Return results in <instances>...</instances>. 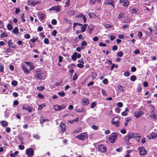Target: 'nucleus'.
<instances>
[{
  "label": "nucleus",
  "mask_w": 157,
  "mask_h": 157,
  "mask_svg": "<svg viewBox=\"0 0 157 157\" xmlns=\"http://www.w3.org/2000/svg\"><path fill=\"white\" fill-rule=\"evenodd\" d=\"M33 108L32 107H30L29 105L27 108V109L26 110H28L29 112L31 113L33 110Z\"/></svg>",
  "instance_id": "nucleus-59"
},
{
  "label": "nucleus",
  "mask_w": 157,
  "mask_h": 157,
  "mask_svg": "<svg viewBox=\"0 0 157 157\" xmlns=\"http://www.w3.org/2000/svg\"><path fill=\"white\" fill-rule=\"evenodd\" d=\"M98 149L99 151L102 153L105 152L107 150L106 147L103 144L99 145L98 146Z\"/></svg>",
  "instance_id": "nucleus-6"
},
{
  "label": "nucleus",
  "mask_w": 157,
  "mask_h": 157,
  "mask_svg": "<svg viewBox=\"0 0 157 157\" xmlns=\"http://www.w3.org/2000/svg\"><path fill=\"white\" fill-rule=\"evenodd\" d=\"M124 15V14L123 13H120L118 15V18L119 19H120L121 18H122Z\"/></svg>",
  "instance_id": "nucleus-37"
},
{
  "label": "nucleus",
  "mask_w": 157,
  "mask_h": 157,
  "mask_svg": "<svg viewBox=\"0 0 157 157\" xmlns=\"http://www.w3.org/2000/svg\"><path fill=\"white\" fill-rule=\"evenodd\" d=\"M18 153L19 152L18 151H16L14 153H11L10 155L11 157H18L17 155Z\"/></svg>",
  "instance_id": "nucleus-18"
},
{
  "label": "nucleus",
  "mask_w": 157,
  "mask_h": 157,
  "mask_svg": "<svg viewBox=\"0 0 157 157\" xmlns=\"http://www.w3.org/2000/svg\"><path fill=\"white\" fill-rule=\"evenodd\" d=\"M93 30V28H90V27H89L88 28L87 32L90 34H91Z\"/></svg>",
  "instance_id": "nucleus-44"
},
{
  "label": "nucleus",
  "mask_w": 157,
  "mask_h": 157,
  "mask_svg": "<svg viewBox=\"0 0 157 157\" xmlns=\"http://www.w3.org/2000/svg\"><path fill=\"white\" fill-rule=\"evenodd\" d=\"M55 10L56 12H59L61 10V6H60L58 5L55 6Z\"/></svg>",
  "instance_id": "nucleus-19"
},
{
  "label": "nucleus",
  "mask_w": 157,
  "mask_h": 157,
  "mask_svg": "<svg viewBox=\"0 0 157 157\" xmlns=\"http://www.w3.org/2000/svg\"><path fill=\"white\" fill-rule=\"evenodd\" d=\"M76 111L78 113H84L85 111L84 110L83 108L82 107H76L75 108Z\"/></svg>",
  "instance_id": "nucleus-14"
},
{
  "label": "nucleus",
  "mask_w": 157,
  "mask_h": 157,
  "mask_svg": "<svg viewBox=\"0 0 157 157\" xmlns=\"http://www.w3.org/2000/svg\"><path fill=\"white\" fill-rule=\"evenodd\" d=\"M26 153L28 156H33L34 155V151L32 148H28L26 150Z\"/></svg>",
  "instance_id": "nucleus-7"
},
{
  "label": "nucleus",
  "mask_w": 157,
  "mask_h": 157,
  "mask_svg": "<svg viewBox=\"0 0 157 157\" xmlns=\"http://www.w3.org/2000/svg\"><path fill=\"white\" fill-rule=\"evenodd\" d=\"M60 129L62 132L63 133L65 132L66 130V125L63 123H61L59 125Z\"/></svg>",
  "instance_id": "nucleus-10"
},
{
  "label": "nucleus",
  "mask_w": 157,
  "mask_h": 157,
  "mask_svg": "<svg viewBox=\"0 0 157 157\" xmlns=\"http://www.w3.org/2000/svg\"><path fill=\"white\" fill-rule=\"evenodd\" d=\"M45 106H46V105L44 103L42 105H39V106L38 109L39 110H41L43 108L45 107Z\"/></svg>",
  "instance_id": "nucleus-30"
},
{
  "label": "nucleus",
  "mask_w": 157,
  "mask_h": 157,
  "mask_svg": "<svg viewBox=\"0 0 157 157\" xmlns=\"http://www.w3.org/2000/svg\"><path fill=\"white\" fill-rule=\"evenodd\" d=\"M59 111L65 108V106L64 105H59Z\"/></svg>",
  "instance_id": "nucleus-41"
},
{
  "label": "nucleus",
  "mask_w": 157,
  "mask_h": 157,
  "mask_svg": "<svg viewBox=\"0 0 157 157\" xmlns=\"http://www.w3.org/2000/svg\"><path fill=\"white\" fill-rule=\"evenodd\" d=\"M57 33V31L55 30H53L52 31V35H53L54 36H55L56 35Z\"/></svg>",
  "instance_id": "nucleus-63"
},
{
  "label": "nucleus",
  "mask_w": 157,
  "mask_h": 157,
  "mask_svg": "<svg viewBox=\"0 0 157 157\" xmlns=\"http://www.w3.org/2000/svg\"><path fill=\"white\" fill-rule=\"evenodd\" d=\"M143 36V35L142 33L140 31V32H138V33L137 36L139 37L140 38H142L141 36Z\"/></svg>",
  "instance_id": "nucleus-54"
},
{
  "label": "nucleus",
  "mask_w": 157,
  "mask_h": 157,
  "mask_svg": "<svg viewBox=\"0 0 157 157\" xmlns=\"http://www.w3.org/2000/svg\"><path fill=\"white\" fill-rule=\"evenodd\" d=\"M129 75H130L128 71H126L125 72L124 74V75L126 77L129 76Z\"/></svg>",
  "instance_id": "nucleus-61"
},
{
  "label": "nucleus",
  "mask_w": 157,
  "mask_h": 157,
  "mask_svg": "<svg viewBox=\"0 0 157 157\" xmlns=\"http://www.w3.org/2000/svg\"><path fill=\"white\" fill-rule=\"evenodd\" d=\"M105 4L111 5L113 8L114 7L115 3L114 1L112 0H108L106 2Z\"/></svg>",
  "instance_id": "nucleus-13"
},
{
  "label": "nucleus",
  "mask_w": 157,
  "mask_h": 157,
  "mask_svg": "<svg viewBox=\"0 0 157 157\" xmlns=\"http://www.w3.org/2000/svg\"><path fill=\"white\" fill-rule=\"evenodd\" d=\"M77 25H78V26H82V27L81 28V31L82 32H84L88 26V25L87 24H85L84 25H83L82 24H80L78 23H74V25L73 27V28L74 29H75V27Z\"/></svg>",
  "instance_id": "nucleus-3"
},
{
  "label": "nucleus",
  "mask_w": 157,
  "mask_h": 157,
  "mask_svg": "<svg viewBox=\"0 0 157 157\" xmlns=\"http://www.w3.org/2000/svg\"><path fill=\"white\" fill-rule=\"evenodd\" d=\"M67 14L69 16H72L75 14V13L73 10H70L67 12Z\"/></svg>",
  "instance_id": "nucleus-25"
},
{
  "label": "nucleus",
  "mask_w": 157,
  "mask_h": 157,
  "mask_svg": "<svg viewBox=\"0 0 157 157\" xmlns=\"http://www.w3.org/2000/svg\"><path fill=\"white\" fill-rule=\"evenodd\" d=\"M40 3V2L38 1H36L29 0L28 2V3L29 5L33 6H35L37 4H39Z\"/></svg>",
  "instance_id": "nucleus-9"
},
{
  "label": "nucleus",
  "mask_w": 157,
  "mask_h": 157,
  "mask_svg": "<svg viewBox=\"0 0 157 157\" xmlns=\"http://www.w3.org/2000/svg\"><path fill=\"white\" fill-rule=\"evenodd\" d=\"M88 137L87 133L86 132L77 135L76 138H78L80 140H84L88 138Z\"/></svg>",
  "instance_id": "nucleus-2"
},
{
  "label": "nucleus",
  "mask_w": 157,
  "mask_h": 157,
  "mask_svg": "<svg viewBox=\"0 0 157 157\" xmlns=\"http://www.w3.org/2000/svg\"><path fill=\"white\" fill-rule=\"evenodd\" d=\"M37 89L40 91H42L45 89V87L43 86H38L37 87Z\"/></svg>",
  "instance_id": "nucleus-38"
},
{
  "label": "nucleus",
  "mask_w": 157,
  "mask_h": 157,
  "mask_svg": "<svg viewBox=\"0 0 157 157\" xmlns=\"http://www.w3.org/2000/svg\"><path fill=\"white\" fill-rule=\"evenodd\" d=\"M38 16L39 17V19L40 21H42L44 20L46 15L41 12H39L38 13Z\"/></svg>",
  "instance_id": "nucleus-11"
},
{
  "label": "nucleus",
  "mask_w": 157,
  "mask_h": 157,
  "mask_svg": "<svg viewBox=\"0 0 157 157\" xmlns=\"http://www.w3.org/2000/svg\"><path fill=\"white\" fill-rule=\"evenodd\" d=\"M7 133H10L11 131V129L10 127H6L5 129Z\"/></svg>",
  "instance_id": "nucleus-64"
},
{
  "label": "nucleus",
  "mask_w": 157,
  "mask_h": 157,
  "mask_svg": "<svg viewBox=\"0 0 157 157\" xmlns=\"http://www.w3.org/2000/svg\"><path fill=\"white\" fill-rule=\"evenodd\" d=\"M119 2L122 3L123 5L125 7L127 6L129 3V2L127 0H120Z\"/></svg>",
  "instance_id": "nucleus-12"
},
{
  "label": "nucleus",
  "mask_w": 157,
  "mask_h": 157,
  "mask_svg": "<svg viewBox=\"0 0 157 157\" xmlns=\"http://www.w3.org/2000/svg\"><path fill=\"white\" fill-rule=\"evenodd\" d=\"M150 138L152 139H154L157 137V134L155 132L152 133L150 135Z\"/></svg>",
  "instance_id": "nucleus-24"
},
{
  "label": "nucleus",
  "mask_w": 157,
  "mask_h": 157,
  "mask_svg": "<svg viewBox=\"0 0 157 157\" xmlns=\"http://www.w3.org/2000/svg\"><path fill=\"white\" fill-rule=\"evenodd\" d=\"M41 71V69L38 68L36 69L35 72L36 74L35 75L36 78H37L39 79H42V77L41 76L42 73L40 72Z\"/></svg>",
  "instance_id": "nucleus-5"
},
{
  "label": "nucleus",
  "mask_w": 157,
  "mask_h": 157,
  "mask_svg": "<svg viewBox=\"0 0 157 157\" xmlns=\"http://www.w3.org/2000/svg\"><path fill=\"white\" fill-rule=\"evenodd\" d=\"M21 18L22 22H24L26 20L25 19V15L24 13H22L21 14Z\"/></svg>",
  "instance_id": "nucleus-26"
},
{
  "label": "nucleus",
  "mask_w": 157,
  "mask_h": 157,
  "mask_svg": "<svg viewBox=\"0 0 157 157\" xmlns=\"http://www.w3.org/2000/svg\"><path fill=\"white\" fill-rule=\"evenodd\" d=\"M92 77L93 78V79H95L97 76V75L94 72H92L91 73Z\"/></svg>",
  "instance_id": "nucleus-33"
},
{
  "label": "nucleus",
  "mask_w": 157,
  "mask_h": 157,
  "mask_svg": "<svg viewBox=\"0 0 157 157\" xmlns=\"http://www.w3.org/2000/svg\"><path fill=\"white\" fill-rule=\"evenodd\" d=\"M29 106V105L26 104H24L22 106V109L23 110H26L27 109V108Z\"/></svg>",
  "instance_id": "nucleus-40"
},
{
  "label": "nucleus",
  "mask_w": 157,
  "mask_h": 157,
  "mask_svg": "<svg viewBox=\"0 0 157 157\" xmlns=\"http://www.w3.org/2000/svg\"><path fill=\"white\" fill-rule=\"evenodd\" d=\"M89 16L90 18H96L97 16L94 13H90L89 14Z\"/></svg>",
  "instance_id": "nucleus-23"
},
{
  "label": "nucleus",
  "mask_w": 157,
  "mask_h": 157,
  "mask_svg": "<svg viewBox=\"0 0 157 157\" xmlns=\"http://www.w3.org/2000/svg\"><path fill=\"white\" fill-rule=\"evenodd\" d=\"M123 55V52H120L117 53V56L119 57H122Z\"/></svg>",
  "instance_id": "nucleus-60"
},
{
  "label": "nucleus",
  "mask_w": 157,
  "mask_h": 157,
  "mask_svg": "<svg viewBox=\"0 0 157 157\" xmlns=\"http://www.w3.org/2000/svg\"><path fill=\"white\" fill-rule=\"evenodd\" d=\"M18 82L16 80H13L12 81L11 84L12 86H15L17 85Z\"/></svg>",
  "instance_id": "nucleus-32"
},
{
  "label": "nucleus",
  "mask_w": 157,
  "mask_h": 157,
  "mask_svg": "<svg viewBox=\"0 0 157 157\" xmlns=\"http://www.w3.org/2000/svg\"><path fill=\"white\" fill-rule=\"evenodd\" d=\"M78 67L80 68H82L84 67V65L82 63H78L77 64Z\"/></svg>",
  "instance_id": "nucleus-62"
},
{
  "label": "nucleus",
  "mask_w": 157,
  "mask_h": 157,
  "mask_svg": "<svg viewBox=\"0 0 157 157\" xmlns=\"http://www.w3.org/2000/svg\"><path fill=\"white\" fill-rule=\"evenodd\" d=\"M156 114H152L150 115V117L153 119H156Z\"/></svg>",
  "instance_id": "nucleus-43"
},
{
  "label": "nucleus",
  "mask_w": 157,
  "mask_h": 157,
  "mask_svg": "<svg viewBox=\"0 0 157 157\" xmlns=\"http://www.w3.org/2000/svg\"><path fill=\"white\" fill-rule=\"evenodd\" d=\"M18 30V28L17 27H16L13 30V32L14 34L17 35L19 33Z\"/></svg>",
  "instance_id": "nucleus-20"
},
{
  "label": "nucleus",
  "mask_w": 157,
  "mask_h": 157,
  "mask_svg": "<svg viewBox=\"0 0 157 157\" xmlns=\"http://www.w3.org/2000/svg\"><path fill=\"white\" fill-rule=\"evenodd\" d=\"M117 138V134L115 133H112L108 138L110 142L112 143H114Z\"/></svg>",
  "instance_id": "nucleus-4"
},
{
  "label": "nucleus",
  "mask_w": 157,
  "mask_h": 157,
  "mask_svg": "<svg viewBox=\"0 0 157 157\" xmlns=\"http://www.w3.org/2000/svg\"><path fill=\"white\" fill-rule=\"evenodd\" d=\"M130 80L132 81H134L136 79V77L135 75H133L130 78Z\"/></svg>",
  "instance_id": "nucleus-35"
},
{
  "label": "nucleus",
  "mask_w": 157,
  "mask_h": 157,
  "mask_svg": "<svg viewBox=\"0 0 157 157\" xmlns=\"http://www.w3.org/2000/svg\"><path fill=\"white\" fill-rule=\"evenodd\" d=\"M11 41L12 40H10L7 43L9 46L10 47L12 48H16V47L15 46V45L12 43Z\"/></svg>",
  "instance_id": "nucleus-17"
},
{
  "label": "nucleus",
  "mask_w": 157,
  "mask_h": 157,
  "mask_svg": "<svg viewBox=\"0 0 157 157\" xmlns=\"http://www.w3.org/2000/svg\"><path fill=\"white\" fill-rule=\"evenodd\" d=\"M2 125L4 127H6L8 125V122L5 121H3L1 123Z\"/></svg>",
  "instance_id": "nucleus-21"
},
{
  "label": "nucleus",
  "mask_w": 157,
  "mask_h": 157,
  "mask_svg": "<svg viewBox=\"0 0 157 157\" xmlns=\"http://www.w3.org/2000/svg\"><path fill=\"white\" fill-rule=\"evenodd\" d=\"M57 21L55 19H53L51 21V23L53 25H56L57 24Z\"/></svg>",
  "instance_id": "nucleus-57"
},
{
  "label": "nucleus",
  "mask_w": 157,
  "mask_h": 157,
  "mask_svg": "<svg viewBox=\"0 0 157 157\" xmlns=\"http://www.w3.org/2000/svg\"><path fill=\"white\" fill-rule=\"evenodd\" d=\"M140 151V153L141 155H144L146 154L147 151L145 150V148L143 147H140L138 148Z\"/></svg>",
  "instance_id": "nucleus-8"
},
{
  "label": "nucleus",
  "mask_w": 157,
  "mask_h": 157,
  "mask_svg": "<svg viewBox=\"0 0 157 157\" xmlns=\"http://www.w3.org/2000/svg\"><path fill=\"white\" fill-rule=\"evenodd\" d=\"M130 139V136L128 134L127 136L125 137L124 140L125 141L127 142H129V140Z\"/></svg>",
  "instance_id": "nucleus-36"
},
{
  "label": "nucleus",
  "mask_w": 157,
  "mask_h": 157,
  "mask_svg": "<svg viewBox=\"0 0 157 157\" xmlns=\"http://www.w3.org/2000/svg\"><path fill=\"white\" fill-rule=\"evenodd\" d=\"M98 45L101 47H105L106 46V44L105 43H103L102 42H100L98 44Z\"/></svg>",
  "instance_id": "nucleus-46"
},
{
  "label": "nucleus",
  "mask_w": 157,
  "mask_h": 157,
  "mask_svg": "<svg viewBox=\"0 0 157 157\" xmlns=\"http://www.w3.org/2000/svg\"><path fill=\"white\" fill-rule=\"evenodd\" d=\"M135 115L134 116L137 118H138L141 116L140 113L138 111H136L134 112Z\"/></svg>",
  "instance_id": "nucleus-27"
},
{
  "label": "nucleus",
  "mask_w": 157,
  "mask_h": 157,
  "mask_svg": "<svg viewBox=\"0 0 157 157\" xmlns=\"http://www.w3.org/2000/svg\"><path fill=\"white\" fill-rule=\"evenodd\" d=\"M54 109H55V110L57 111H59V105H56L54 106Z\"/></svg>",
  "instance_id": "nucleus-47"
},
{
  "label": "nucleus",
  "mask_w": 157,
  "mask_h": 157,
  "mask_svg": "<svg viewBox=\"0 0 157 157\" xmlns=\"http://www.w3.org/2000/svg\"><path fill=\"white\" fill-rule=\"evenodd\" d=\"M38 37H37V38H35L33 39H30L29 40L32 43H34L37 41V40L38 39Z\"/></svg>",
  "instance_id": "nucleus-34"
},
{
  "label": "nucleus",
  "mask_w": 157,
  "mask_h": 157,
  "mask_svg": "<svg viewBox=\"0 0 157 157\" xmlns=\"http://www.w3.org/2000/svg\"><path fill=\"white\" fill-rule=\"evenodd\" d=\"M33 137L34 138L36 139H39L40 138V136L37 134H34Z\"/></svg>",
  "instance_id": "nucleus-45"
},
{
  "label": "nucleus",
  "mask_w": 157,
  "mask_h": 157,
  "mask_svg": "<svg viewBox=\"0 0 157 157\" xmlns=\"http://www.w3.org/2000/svg\"><path fill=\"white\" fill-rule=\"evenodd\" d=\"M24 37L26 39H29L30 38V36L29 34H26L24 35Z\"/></svg>",
  "instance_id": "nucleus-48"
},
{
  "label": "nucleus",
  "mask_w": 157,
  "mask_h": 157,
  "mask_svg": "<svg viewBox=\"0 0 157 157\" xmlns=\"http://www.w3.org/2000/svg\"><path fill=\"white\" fill-rule=\"evenodd\" d=\"M137 10L136 9H132L131 11V13L132 14H136V13Z\"/></svg>",
  "instance_id": "nucleus-56"
},
{
  "label": "nucleus",
  "mask_w": 157,
  "mask_h": 157,
  "mask_svg": "<svg viewBox=\"0 0 157 157\" xmlns=\"http://www.w3.org/2000/svg\"><path fill=\"white\" fill-rule=\"evenodd\" d=\"M44 42L46 44H48L49 43V40L48 38H45L44 40Z\"/></svg>",
  "instance_id": "nucleus-51"
},
{
  "label": "nucleus",
  "mask_w": 157,
  "mask_h": 157,
  "mask_svg": "<svg viewBox=\"0 0 157 157\" xmlns=\"http://www.w3.org/2000/svg\"><path fill=\"white\" fill-rule=\"evenodd\" d=\"M118 89L119 90L122 92H124V90L123 89V87L121 85H119L118 86Z\"/></svg>",
  "instance_id": "nucleus-28"
},
{
  "label": "nucleus",
  "mask_w": 157,
  "mask_h": 157,
  "mask_svg": "<svg viewBox=\"0 0 157 157\" xmlns=\"http://www.w3.org/2000/svg\"><path fill=\"white\" fill-rule=\"evenodd\" d=\"M77 55V52H74L71 56V59L73 61H75L77 59L76 55Z\"/></svg>",
  "instance_id": "nucleus-22"
},
{
  "label": "nucleus",
  "mask_w": 157,
  "mask_h": 157,
  "mask_svg": "<svg viewBox=\"0 0 157 157\" xmlns=\"http://www.w3.org/2000/svg\"><path fill=\"white\" fill-rule=\"evenodd\" d=\"M58 94L62 97H63L65 95V92L63 91L58 92Z\"/></svg>",
  "instance_id": "nucleus-29"
},
{
  "label": "nucleus",
  "mask_w": 157,
  "mask_h": 157,
  "mask_svg": "<svg viewBox=\"0 0 157 157\" xmlns=\"http://www.w3.org/2000/svg\"><path fill=\"white\" fill-rule=\"evenodd\" d=\"M120 118L118 117H114L111 121V124L115 125L116 127H118L120 126Z\"/></svg>",
  "instance_id": "nucleus-1"
},
{
  "label": "nucleus",
  "mask_w": 157,
  "mask_h": 157,
  "mask_svg": "<svg viewBox=\"0 0 157 157\" xmlns=\"http://www.w3.org/2000/svg\"><path fill=\"white\" fill-rule=\"evenodd\" d=\"M139 113L141 115H143L144 114V112L143 111L142 108H140L139 110Z\"/></svg>",
  "instance_id": "nucleus-58"
},
{
  "label": "nucleus",
  "mask_w": 157,
  "mask_h": 157,
  "mask_svg": "<svg viewBox=\"0 0 157 157\" xmlns=\"http://www.w3.org/2000/svg\"><path fill=\"white\" fill-rule=\"evenodd\" d=\"M103 83L104 84H107L108 83V80L106 78H105L102 81Z\"/></svg>",
  "instance_id": "nucleus-50"
},
{
  "label": "nucleus",
  "mask_w": 157,
  "mask_h": 157,
  "mask_svg": "<svg viewBox=\"0 0 157 157\" xmlns=\"http://www.w3.org/2000/svg\"><path fill=\"white\" fill-rule=\"evenodd\" d=\"M90 4V5H94L95 4L96 0H89Z\"/></svg>",
  "instance_id": "nucleus-49"
},
{
  "label": "nucleus",
  "mask_w": 157,
  "mask_h": 157,
  "mask_svg": "<svg viewBox=\"0 0 157 157\" xmlns=\"http://www.w3.org/2000/svg\"><path fill=\"white\" fill-rule=\"evenodd\" d=\"M81 104L83 105H86L89 103V101L87 99H83L81 101Z\"/></svg>",
  "instance_id": "nucleus-15"
},
{
  "label": "nucleus",
  "mask_w": 157,
  "mask_h": 157,
  "mask_svg": "<svg viewBox=\"0 0 157 157\" xmlns=\"http://www.w3.org/2000/svg\"><path fill=\"white\" fill-rule=\"evenodd\" d=\"M142 90V88L141 86L140 85H138L137 89L136 91L138 92H140Z\"/></svg>",
  "instance_id": "nucleus-31"
},
{
  "label": "nucleus",
  "mask_w": 157,
  "mask_h": 157,
  "mask_svg": "<svg viewBox=\"0 0 157 157\" xmlns=\"http://www.w3.org/2000/svg\"><path fill=\"white\" fill-rule=\"evenodd\" d=\"M7 29L9 30H10L12 29L13 27L11 24H9L7 26Z\"/></svg>",
  "instance_id": "nucleus-55"
},
{
  "label": "nucleus",
  "mask_w": 157,
  "mask_h": 157,
  "mask_svg": "<svg viewBox=\"0 0 157 157\" xmlns=\"http://www.w3.org/2000/svg\"><path fill=\"white\" fill-rule=\"evenodd\" d=\"M133 134H135L136 135H133V138L136 139L137 138H140L141 136H138L139 135V134L133 133Z\"/></svg>",
  "instance_id": "nucleus-42"
},
{
  "label": "nucleus",
  "mask_w": 157,
  "mask_h": 157,
  "mask_svg": "<svg viewBox=\"0 0 157 157\" xmlns=\"http://www.w3.org/2000/svg\"><path fill=\"white\" fill-rule=\"evenodd\" d=\"M21 67L24 71V72L26 74L29 73V70L25 67V65H22Z\"/></svg>",
  "instance_id": "nucleus-16"
},
{
  "label": "nucleus",
  "mask_w": 157,
  "mask_h": 157,
  "mask_svg": "<svg viewBox=\"0 0 157 157\" xmlns=\"http://www.w3.org/2000/svg\"><path fill=\"white\" fill-rule=\"evenodd\" d=\"M8 35L4 33H2L1 34V38L6 37Z\"/></svg>",
  "instance_id": "nucleus-53"
},
{
  "label": "nucleus",
  "mask_w": 157,
  "mask_h": 157,
  "mask_svg": "<svg viewBox=\"0 0 157 157\" xmlns=\"http://www.w3.org/2000/svg\"><path fill=\"white\" fill-rule=\"evenodd\" d=\"M96 104L97 103L96 102H94L91 103V108L92 109L94 108L96 105Z\"/></svg>",
  "instance_id": "nucleus-52"
},
{
  "label": "nucleus",
  "mask_w": 157,
  "mask_h": 157,
  "mask_svg": "<svg viewBox=\"0 0 157 157\" xmlns=\"http://www.w3.org/2000/svg\"><path fill=\"white\" fill-rule=\"evenodd\" d=\"M117 106L119 107H121L123 106V103L121 102H119L117 103Z\"/></svg>",
  "instance_id": "nucleus-39"
}]
</instances>
